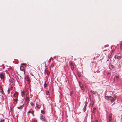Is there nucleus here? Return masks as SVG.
Wrapping results in <instances>:
<instances>
[{
	"mask_svg": "<svg viewBox=\"0 0 122 122\" xmlns=\"http://www.w3.org/2000/svg\"><path fill=\"white\" fill-rule=\"evenodd\" d=\"M115 100V99L113 97L110 96H107V101H108V102H111L112 103Z\"/></svg>",
	"mask_w": 122,
	"mask_h": 122,
	"instance_id": "f257e3e1",
	"label": "nucleus"
},
{
	"mask_svg": "<svg viewBox=\"0 0 122 122\" xmlns=\"http://www.w3.org/2000/svg\"><path fill=\"white\" fill-rule=\"evenodd\" d=\"M40 119L41 120H42V121L47 122V119L45 117H44L41 114H40Z\"/></svg>",
	"mask_w": 122,
	"mask_h": 122,
	"instance_id": "f03ea898",
	"label": "nucleus"
},
{
	"mask_svg": "<svg viewBox=\"0 0 122 122\" xmlns=\"http://www.w3.org/2000/svg\"><path fill=\"white\" fill-rule=\"evenodd\" d=\"M25 80L27 81L28 84H30V79L28 76H27L25 78Z\"/></svg>",
	"mask_w": 122,
	"mask_h": 122,
	"instance_id": "7ed1b4c3",
	"label": "nucleus"
},
{
	"mask_svg": "<svg viewBox=\"0 0 122 122\" xmlns=\"http://www.w3.org/2000/svg\"><path fill=\"white\" fill-rule=\"evenodd\" d=\"M79 86H80V87H81V88L82 90H83L84 89V87L83 86V85H82V83L80 82H79Z\"/></svg>",
	"mask_w": 122,
	"mask_h": 122,
	"instance_id": "20e7f679",
	"label": "nucleus"
},
{
	"mask_svg": "<svg viewBox=\"0 0 122 122\" xmlns=\"http://www.w3.org/2000/svg\"><path fill=\"white\" fill-rule=\"evenodd\" d=\"M5 74L4 73H1L0 74V78L2 79H3L4 78Z\"/></svg>",
	"mask_w": 122,
	"mask_h": 122,
	"instance_id": "39448f33",
	"label": "nucleus"
},
{
	"mask_svg": "<svg viewBox=\"0 0 122 122\" xmlns=\"http://www.w3.org/2000/svg\"><path fill=\"white\" fill-rule=\"evenodd\" d=\"M34 111H33L31 109V110H30L28 112V113H31L33 116H34V115L33 113H34Z\"/></svg>",
	"mask_w": 122,
	"mask_h": 122,
	"instance_id": "423d86ee",
	"label": "nucleus"
},
{
	"mask_svg": "<svg viewBox=\"0 0 122 122\" xmlns=\"http://www.w3.org/2000/svg\"><path fill=\"white\" fill-rule=\"evenodd\" d=\"M112 113L110 114L109 115V122H112Z\"/></svg>",
	"mask_w": 122,
	"mask_h": 122,
	"instance_id": "0eeeda50",
	"label": "nucleus"
},
{
	"mask_svg": "<svg viewBox=\"0 0 122 122\" xmlns=\"http://www.w3.org/2000/svg\"><path fill=\"white\" fill-rule=\"evenodd\" d=\"M13 101L14 102H16L15 103L14 102H13L14 105H16L17 103V101H18V99L17 98H15V99H13Z\"/></svg>",
	"mask_w": 122,
	"mask_h": 122,
	"instance_id": "6e6552de",
	"label": "nucleus"
},
{
	"mask_svg": "<svg viewBox=\"0 0 122 122\" xmlns=\"http://www.w3.org/2000/svg\"><path fill=\"white\" fill-rule=\"evenodd\" d=\"M119 76H116L114 78V81H116L117 82V81L119 79Z\"/></svg>",
	"mask_w": 122,
	"mask_h": 122,
	"instance_id": "1a4fd4ad",
	"label": "nucleus"
},
{
	"mask_svg": "<svg viewBox=\"0 0 122 122\" xmlns=\"http://www.w3.org/2000/svg\"><path fill=\"white\" fill-rule=\"evenodd\" d=\"M18 92H15L14 93V97H15V98H17L18 96Z\"/></svg>",
	"mask_w": 122,
	"mask_h": 122,
	"instance_id": "9d476101",
	"label": "nucleus"
},
{
	"mask_svg": "<svg viewBox=\"0 0 122 122\" xmlns=\"http://www.w3.org/2000/svg\"><path fill=\"white\" fill-rule=\"evenodd\" d=\"M20 70L21 71H22L23 72V73L24 74H25V72L24 71V67L23 66H21L20 67Z\"/></svg>",
	"mask_w": 122,
	"mask_h": 122,
	"instance_id": "9b49d317",
	"label": "nucleus"
},
{
	"mask_svg": "<svg viewBox=\"0 0 122 122\" xmlns=\"http://www.w3.org/2000/svg\"><path fill=\"white\" fill-rule=\"evenodd\" d=\"M70 65L71 69L73 70L74 68V66L73 63H70Z\"/></svg>",
	"mask_w": 122,
	"mask_h": 122,
	"instance_id": "f8f14e48",
	"label": "nucleus"
},
{
	"mask_svg": "<svg viewBox=\"0 0 122 122\" xmlns=\"http://www.w3.org/2000/svg\"><path fill=\"white\" fill-rule=\"evenodd\" d=\"M25 99V101L27 102L28 103L29 101V97L26 96Z\"/></svg>",
	"mask_w": 122,
	"mask_h": 122,
	"instance_id": "ddd939ff",
	"label": "nucleus"
},
{
	"mask_svg": "<svg viewBox=\"0 0 122 122\" xmlns=\"http://www.w3.org/2000/svg\"><path fill=\"white\" fill-rule=\"evenodd\" d=\"M121 54L120 53H118L117 54V55H115V57L116 58V57L117 56H118V57H121Z\"/></svg>",
	"mask_w": 122,
	"mask_h": 122,
	"instance_id": "4468645a",
	"label": "nucleus"
},
{
	"mask_svg": "<svg viewBox=\"0 0 122 122\" xmlns=\"http://www.w3.org/2000/svg\"><path fill=\"white\" fill-rule=\"evenodd\" d=\"M109 67L111 70H112L113 67V65H110L109 66Z\"/></svg>",
	"mask_w": 122,
	"mask_h": 122,
	"instance_id": "2eb2a0df",
	"label": "nucleus"
},
{
	"mask_svg": "<svg viewBox=\"0 0 122 122\" xmlns=\"http://www.w3.org/2000/svg\"><path fill=\"white\" fill-rule=\"evenodd\" d=\"M21 94L22 97H23L25 96V91H23L21 93Z\"/></svg>",
	"mask_w": 122,
	"mask_h": 122,
	"instance_id": "dca6fc26",
	"label": "nucleus"
},
{
	"mask_svg": "<svg viewBox=\"0 0 122 122\" xmlns=\"http://www.w3.org/2000/svg\"><path fill=\"white\" fill-rule=\"evenodd\" d=\"M23 105H22L20 107H18V109H21L23 108Z\"/></svg>",
	"mask_w": 122,
	"mask_h": 122,
	"instance_id": "f3484780",
	"label": "nucleus"
},
{
	"mask_svg": "<svg viewBox=\"0 0 122 122\" xmlns=\"http://www.w3.org/2000/svg\"><path fill=\"white\" fill-rule=\"evenodd\" d=\"M0 91L1 92H3L2 88L1 86H0Z\"/></svg>",
	"mask_w": 122,
	"mask_h": 122,
	"instance_id": "a211bd4d",
	"label": "nucleus"
},
{
	"mask_svg": "<svg viewBox=\"0 0 122 122\" xmlns=\"http://www.w3.org/2000/svg\"><path fill=\"white\" fill-rule=\"evenodd\" d=\"M36 107L38 108L39 109L41 107V106H40L37 105V104H36Z\"/></svg>",
	"mask_w": 122,
	"mask_h": 122,
	"instance_id": "6ab92c4d",
	"label": "nucleus"
},
{
	"mask_svg": "<svg viewBox=\"0 0 122 122\" xmlns=\"http://www.w3.org/2000/svg\"><path fill=\"white\" fill-rule=\"evenodd\" d=\"M86 104L85 105V107H84V111H85L86 109Z\"/></svg>",
	"mask_w": 122,
	"mask_h": 122,
	"instance_id": "aec40b11",
	"label": "nucleus"
},
{
	"mask_svg": "<svg viewBox=\"0 0 122 122\" xmlns=\"http://www.w3.org/2000/svg\"><path fill=\"white\" fill-rule=\"evenodd\" d=\"M120 48L121 49H122V43L121 44V45L120 46Z\"/></svg>",
	"mask_w": 122,
	"mask_h": 122,
	"instance_id": "412c9836",
	"label": "nucleus"
},
{
	"mask_svg": "<svg viewBox=\"0 0 122 122\" xmlns=\"http://www.w3.org/2000/svg\"><path fill=\"white\" fill-rule=\"evenodd\" d=\"M95 111H96V108H94L93 109V112H95Z\"/></svg>",
	"mask_w": 122,
	"mask_h": 122,
	"instance_id": "4be33fe9",
	"label": "nucleus"
},
{
	"mask_svg": "<svg viewBox=\"0 0 122 122\" xmlns=\"http://www.w3.org/2000/svg\"><path fill=\"white\" fill-rule=\"evenodd\" d=\"M46 94L47 95H49V92L48 91H46Z\"/></svg>",
	"mask_w": 122,
	"mask_h": 122,
	"instance_id": "5701e85b",
	"label": "nucleus"
},
{
	"mask_svg": "<svg viewBox=\"0 0 122 122\" xmlns=\"http://www.w3.org/2000/svg\"><path fill=\"white\" fill-rule=\"evenodd\" d=\"M41 112L43 114H44V112L42 110H41Z\"/></svg>",
	"mask_w": 122,
	"mask_h": 122,
	"instance_id": "b1692460",
	"label": "nucleus"
},
{
	"mask_svg": "<svg viewBox=\"0 0 122 122\" xmlns=\"http://www.w3.org/2000/svg\"><path fill=\"white\" fill-rule=\"evenodd\" d=\"M116 58H117V59H120L121 58V57H118V56H117L116 57Z\"/></svg>",
	"mask_w": 122,
	"mask_h": 122,
	"instance_id": "393cba45",
	"label": "nucleus"
},
{
	"mask_svg": "<svg viewBox=\"0 0 122 122\" xmlns=\"http://www.w3.org/2000/svg\"><path fill=\"white\" fill-rule=\"evenodd\" d=\"M47 84H44V86L45 87H47Z\"/></svg>",
	"mask_w": 122,
	"mask_h": 122,
	"instance_id": "a878e982",
	"label": "nucleus"
},
{
	"mask_svg": "<svg viewBox=\"0 0 122 122\" xmlns=\"http://www.w3.org/2000/svg\"><path fill=\"white\" fill-rule=\"evenodd\" d=\"M4 122V120L3 119L2 120H1L0 122Z\"/></svg>",
	"mask_w": 122,
	"mask_h": 122,
	"instance_id": "bb28decb",
	"label": "nucleus"
},
{
	"mask_svg": "<svg viewBox=\"0 0 122 122\" xmlns=\"http://www.w3.org/2000/svg\"><path fill=\"white\" fill-rule=\"evenodd\" d=\"M47 74L48 75H49L50 74V72H47Z\"/></svg>",
	"mask_w": 122,
	"mask_h": 122,
	"instance_id": "cd10ccee",
	"label": "nucleus"
},
{
	"mask_svg": "<svg viewBox=\"0 0 122 122\" xmlns=\"http://www.w3.org/2000/svg\"><path fill=\"white\" fill-rule=\"evenodd\" d=\"M30 104L32 106H33V105H34V104L33 103H30Z\"/></svg>",
	"mask_w": 122,
	"mask_h": 122,
	"instance_id": "c85d7f7f",
	"label": "nucleus"
},
{
	"mask_svg": "<svg viewBox=\"0 0 122 122\" xmlns=\"http://www.w3.org/2000/svg\"><path fill=\"white\" fill-rule=\"evenodd\" d=\"M94 122H98V121L97 120H95Z\"/></svg>",
	"mask_w": 122,
	"mask_h": 122,
	"instance_id": "c756f323",
	"label": "nucleus"
},
{
	"mask_svg": "<svg viewBox=\"0 0 122 122\" xmlns=\"http://www.w3.org/2000/svg\"><path fill=\"white\" fill-rule=\"evenodd\" d=\"M8 93H9V90H8Z\"/></svg>",
	"mask_w": 122,
	"mask_h": 122,
	"instance_id": "7c9ffc66",
	"label": "nucleus"
},
{
	"mask_svg": "<svg viewBox=\"0 0 122 122\" xmlns=\"http://www.w3.org/2000/svg\"><path fill=\"white\" fill-rule=\"evenodd\" d=\"M112 53L113 52V51L112 50ZM112 53H111V54Z\"/></svg>",
	"mask_w": 122,
	"mask_h": 122,
	"instance_id": "2f4dec72",
	"label": "nucleus"
},
{
	"mask_svg": "<svg viewBox=\"0 0 122 122\" xmlns=\"http://www.w3.org/2000/svg\"><path fill=\"white\" fill-rule=\"evenodd\" d=\"M106 97H107V96H105V98H106Z\"/></svg>",
	"mask_w": 122,
	"mask_h": 122,
	"instance_id": "473e14b6",
	"label": "nucleus"
}]
</instances>
